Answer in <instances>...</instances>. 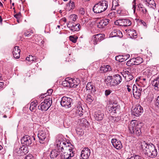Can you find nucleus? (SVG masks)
Masks as SVG:
<instances>
[{"mask_svg":"<svg viewBox=\"0 0 159 159\" xmlns=\"http://www.w3.org/2000/svg\"><path fill=\"white\" fill-rule=\"evenodd\" d=\"M70 5H71V8H72L74 6V3L73 2H72L70 4Z\"/></svg>","mask_w":159,"mask_h":159,"instance_id":"nucleus-62","label":"nucleus"},{"mask_svg":"<svg viewBox=\"0 0 159 159\" xmlns=\"http://www.w3.org/2000/svg\"><path fill=\"white\" fill-rule=\"evenodd\" d=\"M141 148L143 153L151 157H155L157 155V150L155 146L152 143H147L144 141L141 143Z\"/></svg>","mask_w":159,"mask_h":159,"instance_id":"nucleus-1","label":"nucleus"},{"mask_svg":"<svg viewBox=\"0 0 159 159\" xmlns=\"http://www.w3.org/2000/svg\"><path fill=\"white\" fill-rule=\"evenodd\" d=\"M70 18L73 21H75L77 18V16L75 14H73L70 16Z\"/></svg>","mask_w":159,"mask_h":159,"instance_id":"nucleus-48","label":"nucleus"},{"mask_svg":"<svg viewBox=\"0 0 159 159\" xmlns=\"http://www.w3.org/2000/svg\"><path fill=\"white\" fill-rule=\"evenodd\" d=\"M152 86L155 88H158L159 86V76L157 77L152 81Z\"/></svg>","mask_w":159,"mask_h":159,"instance_id":"nucleus-27","label":"nucleus"},{"mask_svg":"<svg viewBox=\"0 0 159 159\" xmlns=\"http://www.w3.org/2000/svg\"><path fill=\"white\" fill-rule=\"evenodd\" d=\"M4 107L2 106H0V112H2L4 111Z\"/></svg>","mask_w":159,"mask_h":159,"instance_id":"nucleus-59","label":"nucleus"},{"mask_svg":"<svg viewBox=\"0 0 159 159\" xmlns=\"http://www.w3.org/2000/svg\"><path fill=\"white\" fill-rule=\"evenodd\" d=\"M4 85V83L3 82H0V89L3 87Z\"/></svg>","mask_w":159,"mask_h":159,"instance_id":"nucleus-58","label":"nucleus"},{"mask_svg":"<svg viewBox=\"0 0 159 159\" xmlns=\"http://www.w3.org/2000/svg\"><path fill=\"white\" fill-rule=\"evenodd\" d=\"M90 154V150L88 148H85L82 151L81 159H88Z\"/></svg>","mask_w":159,"mask_h":159,"instance_id":"nucleus-13","label":"nucleus"},{"mask_svg":"<svg viewBox=\"0 0 159 159\" xmlns=\"http://www.w3.org/2000/svg\"><path fill=\"white\" fill-rule=\"evenodd\" d=\"M119 4L117 3L115 0L113 1L112 2V10H115L117 7L119 6Z\"/></svg>","mask_w":159,"mask_h":159,"instance_id":"nucleus-38","label":"nucleus"},{"mask_svg":"<svg viewBox=\"0 0 159 159\" xmlns=\"http://www.w3.org/2000/svg\"><path fill=\"white\" fill-rule=\"evenodd\" d=\"M67 26L73 31H78L80 29V26L79 24L73 23V22H69L67 24Z\"/></svg>","mask_w":159,"mask_h":159,"instance_id":"nucleus-12","label":"nucleus"},{"mask_svg":"<svg viewBox=\"0 0 159 159\" xmlns=\"http://www.w3.org/2000/svg\"><path fill=\"white\" fill-rule=\"evenodd\" d=\"M33 156L31 155H27L25 157L24 159H32Z\"/></svg>","mask_w":159,"mask_h":159,"instance_id":"nucleus-52","label":"nucleus"},{"mask_svg":"<svg viewBox=\"0 0 159 159\" xmlns=\"http://www.w3.org/2000/svg\"><path fill=\"white\" fill-rule=\"evenodd\" d=\"M26 60L29 62L35 61L36 58L35 57H34L31 55H30L29 57H26Z\"/></svg>","mask_w":159,"mask_h":159,"instance_id":"nucleus-37","label":"nucleus"},{"mask_svg":"<svg viewBox=\"0 0 159 159\" xmlns=\"http://www.w3.org/2000/svg\"><path fill=\"white\" fill-rule=\"evenodd\" d=\"M108 2L105 0L100 1L95 4L93 11L96 14L101 13L105 11L108 7Z\"/></svg>","mask_w":159,"mask_h":159,"instance_id":"nucleus-4","label":"nucleus"},{"mask_svg":"<svg viewBox=\"0 0 159 159\" xmlns=\"http://www.w3.org/2000/svg\"><path fill=\"white\" fill-rule=\"evenodd\" d=\"M114 80H115L114 82V85H117L119 84L122 81V79L121 77L118 74H116L113 76Z\"/></svg>","mask_w":159,"mask_h":159,"instance_id":"nucleus-22","label":"nucleus"},{"mask_svg":"<svg viewBox=\"0 0 159 159\" xmlns=\"http://www.w3.org/2000/svg\"><path fill=\"white\" fill-rule=\"evenodd\" d=\"M33 138L27 135L23 136L21 139V143L23 145L29 146L32 143Z\"/></svg>","mask_w":159,"mask_h":159,"instance_id":"nucleus-10","label":"nucleus"},{"mask_svg":"<svg viewBox=\"0 0 159 159\" xmlns=\"http://www.w3.org/2000/svg\"><path fill=\"white\" fill-rule=\"evenodd\" d=\"M52 103V98H47L45 99L44 102H42L40 105L38 106V109L42 111H46L50 107Z\"/></svg>","mask_w":159,"mask_h":159,"instance_id":"nucleus-5","label":"nucleus"},{"mask_svg":"<svg viewBox=\"0 0 159 159\" xmlns=\"http://www.w3.org/2000/svg\"><path fill=\"white\" fill-rule=\"evenodd\" d=\"M110 21L108 19L102 20L97 24V27L99 28H103L109 23Z\"/></svg>","mask_w":159,"mask_h":159,"instance_id":"nucleus-21","label":"nucleus"},{"mask_svg":"<svg viewBox=\"0 0 159 159\" xmlns=\"http://www.w3.org/2000/svg\"><path fill=\"white\" fill-rule=\"evenodd\" d=\"M130 55L129 54H127L122 55L123 61H125L129 58Z\"/></svg>","mask_w":159,"mask_h":159,"instance_id":"nucleus-44","label":"nucleus"},{"mask_svg":"<svg viewBox=\"0 0 159 159\" xmlns=\"http://www.w3.org/2000/svg\"><path fill=\"white\" fill-rule=\"evenodd\" d=\"M127 33L131 38H136L137 37V34L136 31L133 29L128 30Z\"/></svg>","mask_w":159,"mask_h":159,"instance_id":"nucleus-23","label":"nucleus"},{"mask_svg":"<svg viewBox=\"0 0 159 159\" xmlns=\"http://www.w3.org/2000/svg\"><path fill=\"white\" fill-rule=\"evenodd\" d=\"M111 142L113 146L117 149H120L122 148L121 142L115 139H112Z\"/></svg>","mask_w":159,"mask_h":159,"instance_id":"nucleus-14","label":"nucleus"},{"mask_svg":"<svg viewBox=\"0 0 159 159\" xmlns=\"http://www.w3.org/2000/svg\"><path fill=\"white\" fill-rule=\"evenodd\" d=\"M143 111V108L139 105H137L134 108L133 107L131 111L132 115L136 116H139Z\"/></svg>","mask_w":159,"mask_h":159,"instance_id":"nucleus-8","label":"nucleus"},{"mask_svg":"<svg viewBox=\"0 0 159 159\" xmlns=\"http://www.w3.org/2000/svg\"><path fill=\"white\" fill-rule=\"evenodd\" d=\"M80 81L78 79L76 80L69 78L70 88H76L79 85Z\"/></svg>","mask_w":159,"mask_h":159,"instance_id":"nucleus-17","label":"nucleus"},{"mask_svg":"<svg viewBox=\"0 0 159 159\" xmlns=\"http://www.w3.org/2000/svg\"><path fill=\"white\" fill-rule=\"evenodd\" d=\"M143 2L144 3H145V4H146V5H147L148 2L149 0H143Z\"/></svg>","mask_w":159,"mask_h":159,"instance_id":"nucleus-61","label":"nucleus"},{"mask_svg":"<svg viewBox=\"0 0 159 159\" xmlns=\"http://www.w3.org/2000/svg\"><path fill=\"white\" fill-rule=\"evenodd\" d=\"M115 24L116 25L127 26L130 25L131 22L130 20L128 19H119L116 20L115 22Z\"/></svg>","mask_w":159,"mask_h":159,"instance_id":"nucleus-9","label":"nucleus"},{"mask_svg":"<svg viewBox=\"0 0 159 159\" xmlns=\"http://www.w3.org/2000/svg\"><path fill=\"white\" fill-rule=\"evenodd\" d=\"M111 91L110 89L106 90L105 91V95L107 96L109 95L111 93Z\"/></svg>","mask_w":159,"mask_h":159,"instance_id":"nucleus-50","label":"nucleus"},{"mask_svg":"<svg viewBox=\"0 0 159 159\" xmlns=\"http://www.w3.org/2000/svg\"><path fill=\"white\" fill-rule=\"evenodd\" d=\"M126 64L129 66L135 65L134 58H133L127 61Z\"/></svg>","mask_w":159,"mask_h":159,"instance_id":"nucleus-36","label":"nucleus"},{"mask_svg":"<svg viewBox=\"0 0 159 159\" xmlns=\"http://www.w3.org/2000/svg\"><path fill=\"white\" fill-rule=\"evenodd\" d=\"M63 152L60 156L61 159H71L74 156L73 152Z\"/></svg>","mask_w":159,"mask_h":159,"instance_id":"nucleus-18","label":"nucleus"},{"mask_svg":"<svg viewBox=\"0 0 159 159\" xmlns=\"http://www.w3.org/2000/svg\"><path fill=\"white\" fill-rule=\"evenodd\" d=\"M104 116L103 112L100 111H96L94 116L95 119L97 121L102 120Z\"/></svg>","mask_w":159,"mask_h":159,"instance_id":"nucleus-16","label":"nucleus"},{"mask_svg":"<svg viewBox=\"0 0 159 159\" xmlns=\"http://www.w3.org/2000/svg\"><path fill=\"white\" fill-rule=\"evenodd\" d=\"M121 74L127 81H129L133 78V76L131 74L126 73L125 72H123L121 73Z\"/></svg>","mask_w":159,"mask_h":159,"instance_id":"nucleus-25","label":"nucleus"},{"mask_svg":"<svg viewBox=\"0 0 159 159\" xmlns=\"http://www.w3.org/2000/svg\"><path fill=\"white\" fill-rule=\"evenodd\" d=\"M93 85L91 84V82L88 83L86 86V89L87 90H90Z\"/></svg>","mask_w":159,"mask_h":159,"instance_id":"nucleus-46","label":"nucleus"},{"mask_svg":"<svg viewBox=\"0 0 159 159\" xmlns=\"http://www.w3.org/2000/svg\"><path fill=\"white\" fill-rule=\"evenodd\" d=\"M80 122H81L82 123L85 124V125L86 124V123H88V121L85 119H82L81 120H80Z\"/></svg>","mask_w":159,"mask_h":159,"instance_id":"nucleus-53","label":"nucleus"},{"mask_svg":"<svg viewBox=\"0 0 159 159\" xmlns=\"http://www.w3.org/2000/svg\"><path fill=\"white\" fill-rule=\"evenodd\" d=\"M48 135V131L46 130H40L39 132L38 137L40 143H43V141H45Z\"/></svg>","mask_w":159,"mask_h":159,"instance_id":"nucleus-11","label":"nucleus"},{"mask_svg":"<svg viewBox=\"0 0 159 159\" xmlns=\"http://www.w3.org/2000/svg\"><path fill=\"white\" fill-rule=\"evenodd\" d=\"M20 50L18 46H15L12 52L14 57L16 59L19 58L20 57Z\"/></svg>","mask_w":159,"mask_h":159,"instance_id":"nucleus-19","label":"nucleus"},{"mask_svg":"<svg viewBox=\"0 0 159 159\" xmlns=\"http://www.w3.org/2000/svg\"><path fill=\"white\" fill-rule=\"evenodd\" d=\"M114 12H112L110 13L108 15V17H110L111 18V17H113L114 16Z\"/></svg>","mask_w":159,"mask_h":159,"instance_id":"nucleus-55","label":"nucleus"},{"mask_svg":"<svg viewBox=\"0 0 159 159\" xmlns=\"http://www.w3.org/2000/svg\"><path fill=\"white\" fill-rule=\"evenodd\" d=\"M2 19L1 16H0V23H2Z\"/></svg>","mask_w":159,"mask_h":159,"instance_id":"nucleus-63","label":"nucleus"},{"mask_svg":"<svg viewBox=\"0 0 159 159\" xmlns=\"http://www.w3.org/2000/svg\"><path fill=\"white\" fill-rule=\"evenodd\" d=\"M23 145L21 147V150H22V155L27 154L29 152L28 148L27 146H25Z\"/></svg>","mask_w":159,"mask_h":159,"instance_id":"nucleus-31","label":"nucleus"},{"mask_svg":"<svg viewBox=\"0 0 159 159\" xmlns=\"http://www.w3.org/2000/svg\"><path fill=\"white\" fill-rule=\"evenodd\" d=\"M58 150H57V148L55 149H54L51 151L50 156L51 158L54 159L57 157L59 154V153L60 152Z\"/></svg>","mask_w":159,"mask_h":159,"instance_id":"nucleus-24","label":"nucleus"},{"mask_svg":"<svg viewBox=\"0 0 159 159\" xmlns=\"http://www.w3.org/2000/svg\"><path fill=\"white\" fill-rule=\"evenodd\" d=\"M137 6L139 10L142 12L143 14L146 15L147 14V10L141 3H139L137 5Z\"/></svg>","mask_w":159,"mask_h":159,"instance_id":"nucleus-26","label":"nucleus"},{"mask_svg":"<svg viewBox=\"0 0 159 159\" xmlns=\"http://www.w3.org/2000/svg\"><path fill=\"white\" fill-rule=\"evenodd\" d=\"M24 35L25 36L29 37L31 35V33H29V32H25L24 34Z\"/></svg>","mask_w":159,"mask_h":159,"instance_id":"nucleus-56","label":"nucleus"},{"mask_svg":"<svg viewBox=\"0 0 159 159\" xmlns=\"http://www.w3.org/2000/svg\"><path fill=\"white\" fill-rule=\"evenodd\" d=\"M142 90V89L140 87H137L135 84L133 85L132 88L133 93L135 98L139 99L140 98Z\"/></svg>","mask_w":159,"mask_h":159,"instance_id":"nucleus-7","label":"nucleus"},{"mask_svg":"<svg viewBox=\"0 0 159 159\" xmlns=\"http://www.w3.org/2000/svg\"><path fill=\"white\" fill-rule=\"evenodd\" d=\"M69 83V78H67L65 79V80L62 82V84L63 86L70 88Z\"/></svg>","mask_w":159,"mask_h":159,"instance_id":"nucleus-34","label":"nucleus"},{"mask_svg":"<svg viewBox=\"0 0 159 159\" xmlns=\"http://www.w3.org/2000/svg\"><path fill=\"white\" fill-rule=\"evenodd\" d=\"M132 9L133 10V12L134 13L135 12L136 9V0H134L132 2Z\"/></svg>","mask_w":159,"mask_h":159,"instance_id":"nucleus-45","label":"nucleus"},{"mask_svg":"<svg viewBox=\"0 0 159 159\" xmlns=\"http://www.w3.org/2000/svg\"><path fill=\"white\" fill-rule=\"evenodd\" d=\"M152 5V6H151L152 7L153 6H156V4L155 2L153 0H149L147 4L148 7H149V5Z\"/></svg>","mask_w":159,"mask_h":159,"instance_id":"nucleus-41","label":"nucleus"},{"mask_svg":"<svg viewBox=\"0 0 159 159\" xmlns=\"http://www.w3.org/2000/svg\"><path fill=\"white\" fill-rule=\"evenodd\" d=\"M91 91V92L92 93H95L96 91V89L95 88V87L94 86H93L92 88V89L90 90Z\"/></svg>","mask_w":159,"mask_h":159,"instance_id":"nucleus-54","label":"nucleus"},{"mask_svg":"<svg viewBox=\"0 0 159 159\" xmlns=\"http://www.w3.org/2000/svg\"><path fill=\"white\" fill-rule=\"evenodd\" d=\"M155 104L156 107L159 109V96L156 99Z\"/></svg>","mask_w":159,"mask_h":159,"instance_id":"nucleus-43","label":"nucleus"},{"mask_svg":"<svg viewBox=\"0 0 159 159\" xmlns=\"http://www.w3.org/2000/svg\"><path fill=\"white\" fill-rule=\"evenodd\" d=\"M22 150H21V147L16 148L15 152L20 155H22Z\"/></svg>","mask_w":159,"mask_h":159,"instance_id":"nucleus-42","label":"nucleus"},{"mask_svg":"<svg viewBox=\"0 0 159 159\" xmlns=\"http://www.w3.org/2000/svg\"><path fill=\"white\" fill-rule=\"evenodd\" d=\"M116 60L120 62H123L122 55L117 56L116 57Z\"/></svg>","mask_w":159,"mask_h":159,"instance_id":"nucleus-47","label":"nucleus"},{"mask_svg":"<svg viewBox=\"0 0 159 159\" xmlns=\"http://www.w3.org/2000/svg\"><path fill=\"white\" fill-rule=\"evenodd\" d=\"M143 74L147 76L148 78H149L152 76V71L149 69H147L143 72Z\"/></svg>","mask_w":159,"mask_h":159,"instance_id":"nucleus-30","label":"nucleus"},{"mask_svg":"<svg viewBox=\"0 0 159 159\" xmlns=\"http://www.w3.org/2000/svg\"><path fill=\"white\" fill-rule=\"evenodd\" d=\"M111 35H112V37L119 36L120 37H121L122 36V35H120V34H122L121 32L119 30H114L111 32Z\"/></svg>","mask_w":159,"mask_h":159,"instance_id":"nucleus-33","label":"nucleus"},{"mask_svg":"<svg viewBox=\"0 0 159 159\" xmlns=\"http://www.w3.org/2000/svg\"><path fill=\"white\" fill-rule=\"evenodd\" d=\"M72 99L70 98L63 97L61 98V104L62 106L68 108L71 107Z\"/></svg>","mask_w":159,"mask_h":159,"instance_id":"nucleus-6","label":"nucleus"},{"mask_svg":"<svg viewBox=\"0 0 159 159\" xmlns=\"http://www.w3.org/2000/svg\"><path fill=\"white\" fill-rule=\"evenodd\" d=\"M107 110L109 113H116L119 111V108L118 106L110 104L107 107Z\"/></svg>","mask_w":159,"mask_h":159,"instance_id":"nucleus-15","label":"nucleus"},{"mask_svg":"<svg viewBox=\"0 0 159 159\" xmlns=\"http://www.w3.org/2000/svg\"><path fill=\"white\" fill-rule=\"evenodd\" d=\"M38 105V102L37 100L32 102L30 104V109L31 111H33L36 108L37 106Z\"/></svg>","mask_w":159,"mask_h":159,"instance_id":"nucleus-29","label":"nucleus"},{"mask_svg":"<svg viewBox=\"0 0 159 159\" xmlns=\"http://www.w3.org/2000/svg\"><path fill=\"white\" fill-rule=\"evenodd\" d=\"M126 87H127V89L128 92H130L131 91V89H130L129 87H130V86L129 85H126Z\"/></svg>","mask_w":159,"mask_h":159,"instance_id":"nucleus-60","label":"nucleus"},{"mask_svg":"<svg viewBox=\"0 0 159 159\" xmlns=\"http://www.w3.org/2000/svg\"><path fill=\"white\" fill-rule=\"evenodd\" d=\"M143 125V123L135 120L131 121L129 125L130 132L137 136L140 135L141 133L140 129Z\"/></svg>","mask_w":159,"mask_h":159,"instance_id":"nucleus-3","label":"nucleus"},{"mask_svg":"<svg viewBox=\"0 0 159 159\" xmlns=\"http://www.w3.org/2000/svg\"><path fill=\"white\" fill-rule=\"evenodd\" d=\"M53 92V90L51 89H48L47 91V95H51Z\"/></svg>","mask_w":159,"mask_h":159,"instance_id":"nucleus-51","label":"nucleus"},{"mask_svg":"<svg viewBox=\"0 0 159 159\" xmlns=\"http://www.w3.org/2000/svg\"><path fill=\"white\" fill-rule=\"evenodd\" d=\"M77 39L78 37L76 36L75 37L71 35L69 37L70 40L74 43H75L76 42Z\"/></svg>","mask_w":159,"mask_h":159,"instance_id":"nucleus-39","label":"nucleus"},{"mask_svg":"<svg viewBox=\"0 0 159 159\" xmlns=\"http://www.w3.org/2000/svg\"><path fill=\"white\" fill-rule=\"evenodd\" d=\"M63 140L61 136L57 137L56 143L57 150L59 152H73L72 144L65 141H63Z\"/></svg>","mask_w":159,"mask_h":159,"instance_id":"nucleus-2","label":"nucleus"},{"mask_svg":"<svg viewBox=\"0 0 159 159\" xmlns=\"http://www.w3.org/2000/svg\"><path fill=\"white\" fill-rule=\"evenodd\" d=\"M103 34H98L94 35L92 39L94 42V44H97V42L102 41L103 39Z\"/></svg>","mask_w":159,"mask_h":159,"instance_id":"nucleus-20","label":"nucleus"},{"mask_svg":"<svg viewBox=\"0 0 159 159\" xmlns=\"http://www.w3.org/2000/svg\"><path fill=\"white\" fill-rule=\"evenodd\" d=\"M93 99H94L89 94L86 97V100L89 102H92L93 100Z\"/></svg>","mask_w":159,"mask_h":159,"instance_id":"nucleus-40","label":"nucleus"},{"mask_svg":"<svg viewBox=\"0 0 159 159\" xmlns=\"http://www.w3.org/2000/svg\"><path fill=\"white\" fill-rule=\"evenodd\" d=\"M20 13H19L17 14H16L14 15V17L17 19L20 18Z\"/></svg>","mask_w":159,"mask_h":159,"instance_id":"nucleus-57","label":"nucleus"},{"mask_svg":"<svg viewBox=\"0 0 159 159\" xmlns=\"http://www.w3.org/2000/svg\"><path fill=\"white\" fill-rule=\"evenodd\" d=\"M78 109L77 111V113L80 116H81L83 115V109L82 107L80 106L78 107Z\"/></svg>","mask_w":159,"mask_h":159,"instance_id":"nucleus-35","label":"nucleus"},{"mask_svg":"<svg viewBox=\"0 0 159 159\" xmlns=\"http://www.w3.org/2000/svg\"><path fill=\"white\" fill-rule=\"evenodd\" d=\"M44 94H42L40 95V97L41 98H43L44 97Z\"/></svg>","mask_w":159,"mask_h":159,"instance_id":"nucleus-64","label":"nucleus"},{"mask_svg":"<svg viewBox=\"0 0 159 159\" xmlns=\"http://www.w3.org/2000/svg\"><path fill=\"white\" fill-rule=\"evenodd\" d=\"M79 12L81 15H84L85 13L84 9L83 8H80L79 10Z\"/></svg>","mask_w":159,"mask_h":159,"instance_id":"nucleus-49","label":"nucleus"},{"mask_svg":"<svg viewBox=\"0 0 159 159\" xmlns=\"http://www.w3.org/2000/svg\"><path fill=\"white\" fill-rule=\"evenodd\" d=\"M100 68V70L102 72H106L108 70H110L111 68L109 65H107L102 66Z\"/></svg>","mask_w":159,"mask_h":159,"instance_id":"nucleus-28","label":"nucleus"},{"mask_svg":"<svg viewBox=\"0 0 159 159\" xmlns=\"http://www.w3.org/2000/svg\"><path fill=\"white\" fill-rule=\"evenodd\" d=\"M135 65H138L143 62V59L142 58L138 57L134 58Z\"/></svg>","mask_w":159,"mask_h":159,"instance_id":"nucleus-32","label":"nucleus"}]
</instances>
